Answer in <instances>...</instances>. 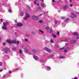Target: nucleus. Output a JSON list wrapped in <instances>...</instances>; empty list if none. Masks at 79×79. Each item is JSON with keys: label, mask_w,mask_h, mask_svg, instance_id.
Listing matches in <instances>:
<instances>
[{"label": "nucleus", "mask_w": 79, "mask_h": 79, "mask_svg": "<svg viewBox=\"0 0 79 79\" xmlns=\"http://www.w3.org/2000/svg\"><path fill=\"white\" fill-rule=\"evenodd\" d=\"M32 18L34 20H38V17L35 16H33L32 17Z\"/></svg>", "instance_id": "39448f33"}, {"label": "nucleus", "mask_w": 79, "mask_h": 79, "mask_svg": "<svg viewBox=\"0 0 79 79\" xmlns=\"http://www.w3.org/2000/svg\"><path fill=\"white\" fill-rule=\"evenodd\" d=\"M24 49L25 50V52H28V51L26 49V48H24Z\"/></svg>", "instance_id": "c756f323"}, {"label": "nucleus", "mask_w": 79, "mask_h": 79, "mask_svg": "<svg viewBox=\"0 0 79 79\" xmlns=\"http://www.w3.org/2000/svg\"><path fill=\"white\" fill-rule=\"evenodd\" d=\"M54 23L56 24H57V21L56 20V21H55L54 22Z\"/></svg>", "instance_id": "e433bc0d"}, {"label": "nucleus", "mask_w": 79, "mask_h": 79, "mask_svg": "<svg viewBox=\"0 0 79 79\" xmlns=\"http://www.w3.org/2000/svg\"><path fill=\"white\" fill-rule=\"evenodd\" d=\"M37 6H39V3H37Z\"/></svg>", "instance_id": "de8ad7c7"}, {"label": "nucleus", "mask_w": 79, "mask_h": 79, "mask_svg": "<svg viewBox=\"0 0 79 79\" xmlns=\"http://www.w3.org/2000/svg\"><path fill=\"white\" fill-rule=\"evenodd\" d=\"M0 20L2 23H3V19H1Z\"/></svg>", "instance_id": "79ce46f5"}, {"label": "nucleus", "mask_w": 79, "mask_h": 79, "mask_svg": "<svg viewBox=\"0 0 79 79\" xmlns=\"http://www.w3.org/2000/svg\"><path fill=\"white\" fill-rule=\"evenodd\" d=\"M25 42H28V40L27 39L25 38Z\"/></svg>", "instance_id": "7c9ffc66"}, {"label": "nucleus", "mask_w": 79, "mask_h": 79, "mask_svg": "<svg viewBox=\"0 0 79 79\" xmlns=\"http://www.w3.org/2000/svg\"><path fill=\"white\" fill-rule=\"evenodd\" d=\"M69 20V19L67 18L65 20V22H67V21H68Z\"/></svg>", "instance_id": "aec40b11"}, {"label": "nucleus", "mask_w": 79, "mask_h": 79, "mask_svg": "<svg viewBox=\"0 0 79 79\" xmlns=\"http://www.w3.org/2000/svg\"><path fill=\"white\" fill-rule=\"evenodd\" d=\"M47 69H48L49 70V71L51 69V68H50V67L49 66L47 67Z\"/></svg>", "instance_id": "a878e982"}, {"label": "nucleus", "mask_w": 79, "mask_h": 79, "mask_svg": "<svg viewBox=\"0 0 79 79\" xmlns=\"http://www.w3.org/2000/svg\"><path fill=\"white\" fill-rule=\"evenodd\" d=\"M39 8H40V7Z\"/></svg>", "instance_id": "338daca9"}, {"label": "nucleus", "mask_w": 79, "mask_h": 79, "mask_svg": "<svg viewBox=\"0 0 79 79\" xmlns=\"http://www.w3.org/2000/svg\"><path fill=\"white\" fill-rule=\"evenodd\" d=\"M39 31H40V32H41V33H42V34H43V33H44V31H42V30H40Z\"/></svg>", "instance_id": "c9c22d12"}, {"label": "nucleus", "mask_w": 79, "mask_h": 79, "mask_svg": "<svg viewBox=\"0 0 79 79\" xmlns=\"http://www.w3.org/2000/svg\"><path fill=\"white\" fill-rule=\"evenodd\" d=\"M12 43H14L15 44H16V41L15 40H13L12 41Z\"/></svg>", "instance_id": "412c9836"}, {"label": "nucleus", "mask_w": 79, "mask_h": 79, "mask_svg": "<svg viewBox=\"0 0 79 79\" xmlns=\"http://www.w3.org/2000/svg\"><path fill=\"white\" fill-rule=\"evenodd\" d=\"M60 35V32H57V35Z\"/></svg>", "instance_id": "37998d69"}, {"label": "nucleus", "mask_w": 79, "mask_h": 79, "mask_svg": "<svg viewBox=\"0 0 79 79\" xmlns=\"http://www.w3.org/2000/svg\"><path fill=\"white\" fill-rule=\"evenodd\" d=\"M4 50L5 52V53L6 54H8V52L10 51V49L8 48H6L5 49H3Z\"/></svg>", "instance_id": "f03ea898"}, {"label": "nucleus", "mask_w": 79, "mask_h": 79, "mask_svg": "<svg viewBox=\"0 0 79 79\" xmlns=\"http://www.w3.org/2000/svg\"><path fill=\"white\" fill-rule=\"evenodd\" d=\"M44 49H45V50H46V51H47V52H48V48L47 47L44 48Z\"/></svg>", "instance_id": "4be33fe9"}, {"label": "nucleus", "mask_w": 79, "mask_h": 79, "mask_svg": "<svg viewBox=\"0 0 79 79\" xmlns=\"http://www.w3.org/2000/svg\"><path fill=\"white\" fill-rule=\"evenodd\" d=\"M42 16V15H39V16Z\"/></svg>", "instance_id": "bf43d9fd"}, {"label": "nucleus", "mask_w": 79, "mask_h": 79, "mask_svg": "<svg viewBox=\"0 0 79 79\" xmlns=\"http://www.w3.org/2000/svg\"><path fill=\"white\" fill-rule=\"evenodd\" d=\"M23 24L21 23H19L17 24V27H21V26H23Z\"/></svg>", "instance_id": "423d86ee"}, {"label": "nucleus", "mask_w": 79, "mask_h": 79, "mask_svg": "<svg viewBox=\"0 0 79 79\" xmlns=\"http://www.w3.org/2000/svg\"><path fill=\"white\" fill-rule=\"evenodd\" d=\"M15 23H17V20H15Z\"/></svg>", "instance_id": "5fc2aeb1"}, {"label": "nucleus", "mask_w": 79, "mask_h": 79, "mask_svg": "<svg viewBox=\"0 0 79 79\" xmlns=\"http://www.w3.org/2000/svg\"><path fill=\"white\" fill-rule=\"evenodd\" d=\"M6 25L3 23L2 28L4 30H7V28H6Z\"/></svg>", "instance_id": "7ed1b4c3"}, {"label": "nucleus", "mask_w": 79, "mask_h": 79, "mask_svg": "<svg viewBox=\"0 0 79 79\" xmlns=\"http://www.w3.org/2000/svg\"><path fill=\"white\" fill-rule=\"evenodd\" d=\"M69 2H72V0H69Z\"/></svg>", "instance_id": "864d4df0"}, {"label": "nucleus", "mask_w": 79, "mask_h": 79, "mask_svg": "<svg viewBox=\"0 0 79 79\" xmlns=\"http://www.w3.org/2000/svg\"><path fill=\"white\" fill-rule=\"evenodd\" d=\"M64 58H65L64 56H61L59 57V58H60V59Z\"/></svg>", "instance_id": "f3484780"}, {"label": "nucleus", "mask_w": 79, "mask_h": 79, "mask_svg": "<svg viewBox=\"0 0 79 79\" xmlns=\"http://www.w3.org/2000/svg\"><path fill=\"white\" fill-rule=\"evenodd\" d=\"M70 6H73V5H71Z\"/></svg>", "instance_id": "052dcab7"}, {"label": "nucleus", "mask_w": 79, "mask_h": 79, "mask_svg": "<svg viewBox=\"0 0 79 79\" xmlns=\"http://www.w3.org/2000/svg\"><path fill=\"white\" fill-rule=\"evenodd\" d=\"M6 77V76H5V75H4L2 77L3 78H4V77Z\"/></svg>", "instance_id": "c03bdc74"}, {"label": "nucleus", "mask_w": 79, "mask_h": 79, "mask_svg": "<svg viewBox=\"0 0 79 79\" xmlns=\"http://www.w3.org/2000/svg\"><path fill=\"white\" fill-rule=\"evenodd\" d=\"M34 3L35 4H36V1H34Z\"/></svg>", "instance_id": "49530a36"}, {"label": "nucleus", "mask_w": 79, "mask_h": 79, "mask_svg": "<svg viewBox=\"0 0 79 79\" xmlns=\"http://www.w3.org/2000/svg\"><path fill=\"white\" fill-rule=\"evenodd\" d=\"M3 71V70L2 69H0V72H2Z\"/></svg>", "instance_id": "3c124183"}, {"label": "nucleus", "mask_w": 79, "mask_h": 79, "mask_svg": "<svg viewBox=\"0 0 79 79\" xmlns=\"http://www.w3.org/2000/svg\"><path fill=\"white\" fill-rule=\"evenodd\" d=\"M8 11L10 13L12 11V10H11L10 9H9L8 10Z\"/></svg>", "instance_id": "cd10ccee"}, {"label": "nucleus", "mask_w": 79, "mask_h": 79, "mask_svg": "<svg viewBox=\"0 0 79 79\" xmlns=\"http://www.w3.org/2000/svg\"><path fill=\"white\" fill-rule=\"evenodd\" d=\"M67 49H69V48H67Z\"/></svg>", "instance_id": "0e129e2a"}, {"label": "nucleus", "mask_w": 79, "mask_h": 79, "mask_svg": "<svg viewBox=\"0 0 79 79\" xmlns=\"http://www.w3.org/2000/svg\"><path fill=\"white\" fill-rule=\"evenodd\" d=\"M57 3H59V2H58Z\"/></svg>", "instance_id": "774afa93"}, {"label": "nucleus", "mask_w": 79, "mask_h": 79, "mask_svg": "<svg viewBox=\"0 0 79 79\" xmlns=\"http://www.w3.org/2000/svg\"><path fill=\"white\" fill-rule=\"evenodd\" d=\"M40 61H42V59H40Z\"/></svg>", "instance_id": "603ef678"}, {"label": "nucleus", "mask_w": 79, "mask_h": 79, "mask_svg": "<svg viewBox=\"0 0 79 79\" xmlns=\"http://www.w3.org/2000/svg\"><path fill=\"white\" fill-rule=\"evenodd\" d=\"M9 73L10 74H11V71H10L9 72Z\"/></svg>", "instance_id": "a18cd8bd"}, {"label": "nucleus", "mask_w": 79, "mask_h": 79, "mask_svg": "<svg viewBox=\"0 0 79 79\" xmlns=\"http://www.w3.org/2000/svg\"><path fill=\"white\" fill-rule=\"evenodd\" d=\"M79 39V36H77L76 38V40H78V39Z\"/></svg>", "instance_id": "72a5a7b5"}, {"label": "nucleus", "mask_w": 79, "mask_h": 79, "mask_svg": "<svg viewBox=\"0 0 79 79\" xmlns=\"http://www.w3.org/2000/svg\"><path fill=\"white\" fill-rule=\"evenodd\" d=\"M67 51H68V50H67L66 49H65L64 50V53H66V52H67Z\"/></svg>", "instance_id": "473e14b6"}, {"label": "nucleus", "mask_w": 79, "mask_h": 79, "mask_svg": "<svg viewBox=\"0 0 79 79\" xmlns=\"http://www.w3.org/2000/svg\"><path fill=\"white\" fill-rule=\"evenodd\" d=\"M61 41H64V40H61Z\"/></svg>", "instance_id": "69168bd1"}, {"label": "nucleus", "mask_w": 79, "mask_h": 79, "mask_svg": "<svg viewBox=\"0 0 79 79\" xmlns=\"http://www.w3.org/2000/svg\"><path fill=\"white\" fill-rule=\"evenodd\" d=\"M23 53V51H22V50H21V49H20L19 51V54H21V53Z\"/></svg>", "instance_id": "6ab92c4d"}, {"label": "nucleus", "mask_w": 79, "mask_h": 79, "mask_svg": "<svg viewBox=\"0 0 79 79\" xmlns=\"http://www.w3.org/2000/svg\"><path fill=\"white\" fill-rule=\"evenodd\" d=\"M73 35H76V36H77V35H78V34H77V33L75 32V33H74L73 34Z\"/></svg>", "instance_id": "ddd939ff"}, {"label": "nucleus", "mask_w": 79, "mask_h": 79, "mask_svg": "<svg viewBox=\"0 0 79 79\" xmlns=\"http://www.w3.org/2000/svg\"><path fill=\"white\" fill-rule=\"evenodd\" d=\"M7 42L9 43V44H13L12 41L11 40H7Z\"/></svg>", "instance_id": "1a4fd4ad"}, {"label": "nucleus", "mask_w": 79, "mask_h": 79, "mask_svg": "<svg viewBox=\"0 0 79 79\" xmlns=\"http://www.w3.org/2000/svg\"><path fill=\"white\" fill-rule=\"evenodd\" d=\"M32 34H34V32H32Z\"/></svg>", "instance_id": "e2e57ef3"}, {"label": "nucleus", "mask_w": 79, "mask_h": 79, "mask_svg": "<svg viewBox=\"0 0 79 79\" xmlns=\"http://www.w3.org/2000/svg\"><path fill=\"white\" fill-rule=\"evenodd\" d=\"M27 8L29 9V10H31V7L29 6H27Z\"/></svg>", "instance_id": "b1692460"}, {"label": "nucleus", "mask_w": 79, "mask_h": 79, "mask_svg": "<svg viewBox=\"0 0 79 79\" xmlns=\"http://www.w3.org/2000/svg\"><path fill=\"white\" fill-rule=\"evenodd\" d=\"M52 36H53L54 38H56V36L55 35H53V34H52Z\"/></svg>", "instance_id": "393cba45"}, {"label": "nucleus", "mask_w": 79, "mask_h": 79, "mask_svg": "<svg viewBox=\"0 0 79 79\" xmlns=\"http://www.w3.org/2000/svg\"><path fill=\"white\" fill-rule=\"evenodd\" d=\"M12 50H14V51H15L17 50V48L15 47H13L12 48Z\"/></svg>", "instance_id": "9d476101"}, {"label": "nucleus", "mask_w": 79, "mask_h": 79, "mask_svg": "<svg viewBox=\"0 0 79 79\" xmlns=\"http://www.w3.org/2000/svg\"><path fill=\"white\" fill-rule=\"evenodd\" d=\"M47 52H49V53H51V52H52V51L51 50L48 49Z\"/></svg>", "instance_id": "2eb2a0df"}, {"label": "nucleus", "mask_w": 79, "mask_h": 79, "mask_svg": "<svg viewBox=\"0 0 79 79\" xmlns=\"http://www.w3.org/2000/svg\"><path fill=\"white\" fill-rule=\"evenodd\" d=\"M32 52H33V53H35V52H37V50H35V49H32Z\"/></svg>", "instance_id": "f8f14e48"}, {"label": "nucleus", "mask_w": 79, "mask_h": 79, "mask_svg": "<svg viewBox=\"0 0 79 79\" xmlns=\"http://www.w3.org/2000/svg\"><path fill=\"white\" fill-rule=\"evenodd\" d=\"M65 46H68V44H66Z\"/></svg>", "instance_id": "8fccbe9b"}, {"label": "nucleus", "mask_w": 79, "mask_h": 79, "mask_svg": "<svg viewBox=\"0 0 79 79\" xmlns=\"http://www.w3.org/2000/svg\"><path fill=\"white\" fill-rule=\"evenodd\" d=\"M52 2H55V0H52Z\"/></svg>", "instance_id": "09e8293b"}, {"label": "nucleus", "mask_w": 79, "mask_h": 79, "mask_svg": "<svg viewBox=\"0 0 79 79\" xmlns=\"http://www.w3.org/2000/svg\"><path fill=\"white\" fill-rule=\"evenodd\" d=\"M76 42V40H72L70 41V43H71V44H74Z\"/></svg>", "instance_id": "0eeeda50"}, {"label": "nucleus", "mask_w": 79, "mask_h": 79, "mask_svg": "<svg viewBox=\"0 0 79 79\" xmlns=\"http://www.w3.org/2000/svg\"><path fill=\"white\" fill-rule=\"evenodd\" d=\"M44 3H42V4H41V6L43 7V8H44Z\"/></svg>", "instance_id": "5701e85b"}, {"label": "nucleus", "mask_w": 79, "mask_h": 79, "mask_svg": "<svg viewBox=\"0 0 79 79\" xmlns=\"http://www.w3.org/2000/svg\"><path fill=\"white\" fill-rule=\"evenodd\" d=\"M41 1H42V2H44V0H41Z\"/></svg>", "instance_id": "680f3d73"}, {"label": "nucleus", "mask_w": 79, "mask_h": 79, "mask_svg": "<svg viewBox=\"0 0 79 79\" xmlns=\"http://www.w3.org/2000/svg\"><path fill=\"white\" fill-rule=\"evenodd\" d=\"M42 20H40L39 21V22L40 23H42Z\"/></svg>", "instance_id": "a19ab883"}, {"label": "nucleus", "mask_w": 79, "mask_h": 79, "mask_svg": "<svg viewBox=\"0 0 79 79\" xmlns=\"http://www.w3.org/2000/svg\"><path fill=\"white\" fill-rule=\"evenodd\" d=\"M17 44H19V41H18L17 42H16V43Z\"/></svg>", "instance_id": "58836bf2"}, {"label": "nucleus", "mask_w": 79, "mask_h": 79, "mask_svg": "<svg viewBox=\"0 0 79 79\" xmlns=\"http://www.w3.org/2000/svg\"><path fill=\"white\" fill-rule=\"evenodd\" d=\"M46 30H49L50 27H49L47 26L46 27Z\"/></svg>", "instance_id": "dca6fc26"}, {"label": "nucleus", "mask_w": 79, "mask_h": 79, "mask_svg": "<svg viewBox=\"0 0 79 79\" xmlns=\"http://www.w3.org/2000/svg\"><path fill=\"white\" fill-rule=\"evenodd\" d=\"M50 42L51 43H53V41L52 40H51L50 41Z\"/></svg>", "instance_id": "ea45409f"}, {"label": "nucleus", "mask_w": 79, "mask_h": 79, "mask_svg": "<svg viewBox=\"0 0 79 79\" xmlns=\"http://www.w3.org/2000/svg\"><path fill=\"white\" fill-rule=\"evenodd\" d=\"M52 32H53V31L52 30V28H51L50 29V33H52Z\"/></svg>", "instance_id": "bb28decb"}, {"label": "nucleus", "mask_w": 79, "mask_h": 79, "mask_svg": "<svg viewBox=\"0 0 79 79\" xmlns=\"http://www.w3.org/2000/svg\"><path fill=\"white\" fill-rule=\"evenodd\" d=\"M3 24H5V25H9V24H10L8 22H6V23L3 22Z\"/></svg>", "instance_id": "9b49d317"}, {"label": "nucleus", "mask_w": 79, "mask_h": 79, "mask_svg": "<svg viewBox=\"0 0 79 79\" xmlns=\"http://www.w3.org/2000/svg\"><path fill=\"white\" fill-rule=\"evenodd\" d=\"M56 48H60V47L58 45H57L56 46Z\"/></svg>", "instance_id": "2f4dec72"}, {"label": "nucleus", "mask_w": 79, "mask_h": 79, "mask_svg": "<svg viewBox=\"0 0 79 79\" xmlns=\"http://www.w3.org/2000/svg\"><path fill=\"white\" fill-rule=\"evenodd\" d=\"M3 64H2V63L0 62V66H2Z\"/></svg>", "instance_id": "4c0bfd02"}, {"label": "nucleus", "mask_w": 79, "mask_h": 79, "mask_svg": "<svg viewBox=\"0 0 79 79\" xmlns=\"http://www.w3.org/2000/svg\"><path fill=\"white\" fill-rule=\"evenodd\" d=\"M64 41L65 42H68V39L65 40H64Z\"/></svg>", "instance_id": "f704fd0d"}, {"label": "nucleus", "mask_w": 79, "mask_h": 79, "mask_svg": "<svg viewBox=\"0 0 79 79\" xmlns=\"http://www.w3.org/2000/svg\"><path fill=\"white\" fill-rule=\"evenodd\" d=\"M17 34V33H16V32H15V35H16V34Z\"/></svg>", "instance_id": "6e6d98bb"}, {"label": "nucleus", "mask_w": 79, "mask_h": 79, "mask_svg": "<svg viewBox=\"0 0 79 79\" xmlns=\"http://www.w3.org/2000/svg\"><path fill=\"white\" fill-rule=\"evenodd\" d=\"M33 58L35 60H39V58H38V57L36 56H33Z\"/></svg>", "instance_id": "6e6552de"}, {"label": "nucleus", "mask_w": 79, "mask_h": 79, "mask_svg": "<svg viewBox=\"0 0 79 79\" xmlns=\"http://www.w3.org/2000/svg\"><path fill=\"white\" fill-rule=\"evenodd\" d=\"M23 15H24V13H23V12H22L20 14L21 16H23Z\"/></svg>", "instance_id": "c85d7f7f"}, {"label": "nucleus", "mask_w": 79, "mask_h": 79, "mask_svg": "<svg viewBox=\"0 0 79 79\" xmlns=\"http://www.w3.org/2000/svg\"><path fill=\"white\" fill-rule=\"evenodd\" d=\"M29 17H30V15H29V14H28V13H26L25 15V17L24 18V20H26V19H28V18H29Z\"/></svg>", "instance_id": "f257e3e1"}, {"label": "nucleus", "mask_w": 79, "mask_h": 79, "mask_svg": "<svg viewBox=\"0 0 79 79\" xmlns=\"http://www.w3.org/2000/svg\"><path fill=\"white\" fill-rule=\"evenodd\" d=\"M3 45H5V43H3Z\"/></svg>", "instance_id": "4d7b16f0"}, {"label": "nucleus", "mask_w": 79, "mask_h": 79, "mask_svg": "<svg viewBox=\"0 0 79 79\" xmlns=\"http://www.w3.org/2000/svg\"><path fill=\"white\" fill-rule=\"evenodd\" d=\"M67 8H68V6H65L63 7V9H64V10H65V9H67Z\"/></svg>", "instance_id": "4468645a"}, {"label": "nucleus", "mask_w": 79, "mask_h": 79, "mask_svg": "<svg viewBox=\"0 0 79 79\" xmlns=\"http://www.w3.org/2000/svg\"><path fill=\"white\" fill-rule=\"evenodd\" d=\"M71 15H72V16H70L71 18H72L73 19H74V18H76V15L74 14V13H71Z\"/></svg>", "instance_id": "20e7f679"}, {"label": "nucleus", "mask_w": 79, "mask_h": 79, "mask_svg": "<svg viewBox=\"0 0 79 79\" xmlns=\"http://www.w3.org/2000/svg\"><path fill=\"white\" fill-rule=\"evenodd\" d=\"M64 47H63L62 48H60L59 49V50L61 51V50H64Z\"/></svg>", "instance_id": "a211bd4d"}, {"label": "nucleus", "mask_w": 79, "mask_h": 79, "mask_svg": "<svg viewBox=\"0 0 79 79\" xmlns=\"http://www.w3.org/2000/svg\"><path fill=\"white\" fill-rule=\"evenodd\" d=\"M26 36L28 37V36H29V35H26Z\"/></svg>", "instance_id": "13d9d810"}]
</instances>
